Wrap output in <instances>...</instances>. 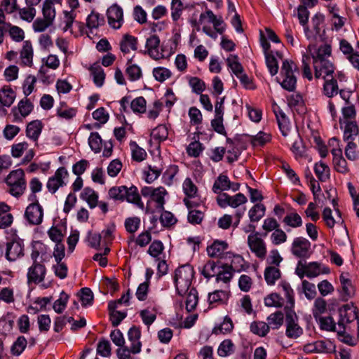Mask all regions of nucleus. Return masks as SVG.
I'll return each mask as SVG.
<instances>
[{
    "label": "nucleus",
    "instance_id": "1",
    "mask_svg": "<svg viewBox=\"0 0 359 359\" xmlns=\"http://www.w3.org/2000/svg\"><path fill=\"white\" fill-rule=\"evenodd\" d=\"M108 198L119 203L127 201L142 210L144 208L138 189L135 185L129 187L125 185L114 186L108 191Z\"/></svg>",
    "mask_w": 359,
    "mask_h": 359
},
{
    "label": "nucleus",
    "instance_id": "2",
    "mask_svg": "<svg viewBox=\"0 0 359 359\" xmlns=\"http://www.w3.org/2000/svg\"><path fill=\"white\" fill-rule=\"evenodd\" d=\"M194 268L190 264L178 267L175 271L174 283L176 291L180 296L187 294L190 288L194 278Z\"/></svg>",
    "mask_w": 359,
    "mask_h": 359
},
{
    "label": "nucleus",
    "instance_id": "3",
    "mask_svg": "<svg viewBox=\"0 0 359 359\" xmlns=\"http://www.w3.org/2000/svg\"><path fill=\"white\" fill-rule=\"evenodd\" d=\"M5 182L8 186L7 191L16 198L23 195L27 189L25 174L21 168L12 170L6 177Z\"/></svg>",
    "mask_w": 359,
    "mask_h": 359
},
{
    "label": "nucleus",
    "instance_id": "4",
    "mask_svg": "<svg viewBox=\"0 0 359 359\" xmlns=\"http://www.w3.org/2000/svg\"><path fill=\"white\" fill-rule=\"evenodd\" d=\"M285 335L290 339H297L303 334V329L298 323L299 318L293 309L285 306Z\"/></svg>",
    "mask_w": 359,
    "mask_h": 359
},
{
    "label": "nucleus",
    "instance_id": "5",
    "mask_svg": "<svg viewBox=\"0 0 359 359\" xmlns=\"http://www.w3.org/2000/svg\"><path fill=\"white\" fill-rule=\"evenodd\" d=\"M297 69L296 65L292 61L284 60L280 69V75L283 76L282 87L288 90H294L297 79L294 75V71Z\"/></svg>",
    "mask_w": 359,
    "mask_h": 359
},
{
    "label": "nucleus",
    "instance_id": "6",
    "mask_svg": "<svg viewBox=\"0 0 359 359\" xmlns=\"http://www.w3.org/2000/svg\"><path fill=\"white\" fill-rule=\"evenodd\" d=\"M339 140L336 137H332L329 141L330 146H337L339 147ZM331 153L333 155V165L335 170L342 174H346L348 172L349 169L347 165V162L345 158L342 156L341 149L338 148H332Z\"/></svg>",
    "mask_w": 359,
    "mask_h": 359
},
{
    "label": "nucleus",
    "instance_id": "7",
    "mask_svg": "<svg viewBox=\"0 0 359 359\" xmlns=\"http://www.w3.org/2000/svg\"><path fill=\"white\" fill-rule=\"evenodd\" d=\"M69 173L65 167L59 168L55 172L54 175L50 177L46 184L48 190L55 194L60 187L66 185L65 179L67 178Z\"/></svg>",
    "mask_w": 359,
    "mask_h": 359
},
{
    "label": "nucleus",
    "instance_id": "8",
    "mask_svg": "<svg viewBox=\"0 0 359 359\" xmlns=\"http://www.w3.org/2000/svg\"><path fill=\"white\" fill-rule=\"evenodd\" d=\"M258 232L250 234L248 237V245L250 250L260 259H264L266 255V247L264 241Z\"/></svg>",
    "mask_w": 359,
    "mask_h": 359
},
{
    "label": "nucleus",
    "instance_id": "9",
    "mask_svg": "<svg viewBox=\"0 0 359 359\" xmlns=\"http://www.w3.org/2000/svg\"><path fill=\"white\" fill-rule=\"evenodd\" d=\"M217 202L221 208L231 206L235 208L240 205L245 203L247 202V198L241 193H238L233 196L226 193H222L217 197Z\"/></svg>",
    "mask_w": 359,
    "mask_h": 359
},
{
    "label": "nucleus",
    "instance_id": "10",
    "mask_svg": "<svg viewBox=\"0 0 359 359\" xmlns=\"http://www.w3.org/2000/svg\"><path fill=\"white\" fill-rule=\"evenodd\" d=\"M24 255V243L21 239H13L6 243V258L9 262L15 261Z\"/></svg>",
    "mask_w": 359,
    "mask_h": 359
},
{
    "label": "nucleus",
    "instance_id": "11",
    "mask_svg": "<svg viewBox=\"0 0 359 359\" xmlns=\"http://www.w3.org/2000/svg\"><path fill=\"white\" fill-rule=\"evenodd\" d=\"M46 274V268L45 265L41 263L32 264L28 269L27 274V283L29 285H37L44 280Z\"/></svg>",
    "mask_w": 359,
    "mask_h": 359
},
{
    "label": "nucleus",
    "instance_id": "12",
    "mask_svg": "<svg viewBox=\"0 0 359 359\" xmlns=\"http://www.w3.org/2000/svg\"><path fill=\"white\" fill-rule=\"evenodd\" d=\"M313 66L316 79L332 76L335 69L333 63L329 60L313 61Z\"/></svg>",
    "mask_w": 359,
    "mask_h": 359
},
{
    "label": "nucleus",
    "instance_id": "13",
    "mask_svg": "<svg viewBox=\"0 0 359 359\" xmlns=\"http://www.w3.org/2000/svg\"><path fill=\"white\" fill-rule=\"evenodd\" d=\"M25 217L30 224L39 225L41 224L43 217L42 206L29 204L25 210Z\"/></svg>",
    "mask_w": 359,
    "mask_h": 359
},
{
    "label": "nucleus",
    "instance_id": "14",
    "mask_svg": "<svg viewBox=\"0 0 359 359\" xmlns=\"http://www.w3.org/2000/svg\"><path fill=\"white\" fill-rule=\"evenodd\" d=\"M311 247V243L305 238L297 237L292 244V254L299 258L306 257Z\"/></svg>",
    "mask_w": 359,
    "mask_h": 359
},
{
    "label": "nucleus",
    "instance_id": "15",
    "mask_svg": "<svg viewBox=\"0 0 359 359\" xmlns=\"http://www.w3.org/2000/svg\"><path fill=\"white\" fill-rule=\"evenodd\" d=\"M160 39L156 34H152L147 39L146 50L144 54L147 53L154 60H158L161 57L162 54L159 52Z\"/></svg>",
    "mask_w": 359,
    "mask_h": 359
},
{
    "label": "nucleus",
    "instance_id": "16",
    "mask_svg": "<svg viewBox=\"0 0 359 359\" xmlns=\"http://www.w3.org/2000/svg\"><path fill=\"white\" fill-rule=\"evenodd\" d=\"M107 14L109 25L114 29L120 28L123 20L122 8L116 4L113 5L108 8Z\"/></svg>",
    "mask_w": 359,
    "mask_h": 359
},
{
    "label": "nucleus",
    "instance_id": "17",
    "mask_svg": "<svg viewBox=\"0 0 359 359\" xmlns=\"http://www.w3.org/2000/svg\"><path fill=\"white\" fill-rule=\"evenodd\" d=\"M340 318L338 320V327H346L347 324L351 323L358 318L357 312L355 308L344 306L339 309Z\"/></svg>",
    "mask_w": 359,
    "mask_h": 359
},
{
    "label": "nucleus",
    "instance_id": "18",
    "mask_svg": "<svg viewBox=\"0 0 359 359\" xmlns=\"http://www.w3.org/2000/svg\"><path fill=\"white\" fill-rule=\"evenodd\" d=\"M183 202L187 208L189 210L188 214V221L191 224H199L203 219L204 214L200 210H193L192 208L197 206V203L191 201L187 198L183 199Z\"/></svg>",
    "mask_w": 359,
    "mask_h": 359
},
{
    "label": "nucleus",
    "instance_id": "19",
    "mask_svg": "<svg viewBox=\"0 0 359 359\" xmlns=\"http://www.w3.org/2000/svg\"><path fill=\"white\" fill-rule=\"evenodd\" d=\"M128 339L131 342V351L133 353L136 354L141 351L142 344L140 341L141 337V331L140 327L133 326L130 328L128 333Z\"/></svg>",
    "mask_w": 359,
    "mask_h": 359
},
{
    "label": "nucleus",
    "instance_id": "20",
    "mask_svg": "<svg viewBox=\"0 0 359 359\" xmlns=\"http://www.w3.org/2000/svg\"><path fill=\"white\" fill-rule=\"evenodd\" d=\"M344 138L347 142L356 141L359 142V127L356 122L348 121L346 123Z\"/></svg>",
    "mask_w": 359,
    "mask_h": 359
},
{
    "label": "nucleus",
    "instance_id": "21",
    "mask_svg": "<svg viewBox=\"0 0 359 359\" xmlns=\"http://www.w3.org/2000/svg\"><path fill=\"white\" fill-rule=\"evenodd\" d=\"M222 270L217 272L216 275V281H222L225 283H229L233 277V271H241L242 268H238L236 266L224 264L222 266Z\"/></svg>",
    "mask_w": 359,
    "mask_h": 359
},
{
    "label": "nucleus",
    "instance_id": "22",
    "mask_svg": "<svg viewBox=\"0 0 359 359\" xmlns=\"http://www.w3.org/2000/svg\"><path fill=\"white\" fill-rule=\"evenodd\" d=\"M137 38L128 34L123 36L120 41V49L124 54L128 53L130 50H137Z\"/></svg>",
    "mask_w": 359,
    "mask_h": 359
},
{
    "label": "nucleus",
    "instance_id": "23",
    "mask_svg": "<svg viewBox=\"0 0 359 359\" xmlns=\"http://www.w3.org/2000/svg\"><path fill=\"white\" fill-rule=\"evenodd\" d=\"M229 299V292L224 290H215L208 294V303L211 307L223 304Z\"/></svg>",
    "mask_w": 359,
    "mask_h": 359
},
{
    "label": "nucleus",
    "instance_id": "24",
    "mask_svg": "<svg viewBox=\"0 0 359 359\" xmlns=\"http://www.w3.org/2000/svg\"><path fill=\"white\" fill-rule=\"evenodd\" d=\"M306 269V276L308 278H314L319 276L320 273L327 274L330 273V269L327 266H322V265L316 262H310L305 264Z\"/></svg>",
    "mask_w": 359,
    "mask_h": 359
},
{
    "label": "nucleus",
    "instance_id": "25",
    "mask_svg": "<svg viewBox=\"0 0 359 359\" xmlns=\"http://www.w3.org/2000/svg\"><path fill=\"white\" fill-rule=\"evenodd\" d=\"M15 91L8 86H4L0 90V103L2 106L9 107L15 99Z\"/></svg>",
    "mask_w": 359,
    "mask_h": 359
},
{
    "label": "nucleus",
    "instance_id": "26",
    "mask_svg": "<svg viewBox=\"0 0 359 359\" xmlns=\"http://www.w3.org/2000/svg\"><path fill=\"white\" fill-rule=\"evenodd\" d=\"M323 93L328 97H332L339 93L337 80L334 76L324 79Z\"/></svg>",
    "mask_w": 359,
    "mask_h": 359
},
{
    "label": "nucleus",
    "instance_id": "27",
    "mask_svg": "<svg viewBox=\"0 0 359 359\" xmlns=\"http://www.w3.org/2000/svg\"><path fill=\"white\" fill-rule=\"evenodd\" d=\"M33 48L29 41H25L23 43L22 48L20 51V59L22 65L31 67L32 65Z\"/></svg>",
    "mask_w": 359,
    "mask_h": 359
},
{
    "label": "nucleus",
    "instance_id": "28",
    "mask_svg": "<svg viewBox=\"0 0 359 359\" xmlns=\"http://www.w3.org/2000/svg\"><path fill=\"white\" fill-rule=\"evenodd\" d=\"M227 248L228 244L226 242L215 241L210 246L207 248V252L211 257H219L224 254Z\"/></svg>",
    "mask_w": 359,
    "mask_h": 359
},
{
    "label": "nucleus",
    "instance_id": "29",
    "mask_svg": "<svg viewBox=\"0 0 359 359\" xmlns=\"http://www.w3.org/2000/svg\"><path fill=\"white\" fill-rule=\"evenodd\" d=\"M266 213V206L263 203L255 204L249 210L248 216L250 222H258L264 217Z\"/></svg>",
    "mask_w": 359,
    "mask_h": 359
},
{
    "label": "nucleus",
    "instance_id": "30",
    "mask_svg": "<svg viewBox=\"0 0 359 359\" xmlns=\"http://www.w3.org/2000/svg\"><path fill=\"white\" fill-rule=\"evenodd\" d=\"M43 128V124L41 121L35 120L28 123L26 129L27 136L36 141L41 133Z\"/></svg>",
    "mask_w": 359,
    "mask_h": 359
},
{
    "label": "nucleus",
    "instance_id": "31",
    "mask_svg": "<svg viewBox=\"0 0 359 359\" xmlns=\"http://www.w3.org/2000/svg\"><path fill=\"white\" fill-rule=\"evenodd\" d=\"M80 196L88 203L90 208H95L98 204V194L90 187L84 188Z\"/></svg>",
    "mask_w": 359,
    "mask_h": 359
},
{
    "label": "nucleus",
    "instance_id": "32",
    "mask_svg": "<svg viewBox=\"0 0 359 359\" xmlns=\"http://www.w3.org/2000/svg\"><path fill=\"white\" fill-rule=\"evenodd\" d=\"M230 189V180L227 175L220 174L215 180L212 186V191L215 194H221V191Z\"/></svg>",
    "mask_w": 359,
    "mask_h": 359
},
{
    "label": "nucleus",
    "instance_id": "33",
    "mask_svg": "<svg viewBox=\"0 0 359 359\" xmlns=\"http://www.w3.org/2000/svg\"><path fill=\"white\" fill-rule=\"evenodd\" d=\"M314 172L319 181L322 182L327 181L330 177V168L322 161L315 164Z\"/></svg>",
    "mask_w": 359,
    "mask_h": 359
},
{
    "label": "nucleus",
    "instance_id": "34",
    "mask_svg": "<svg viewBox=\"0 0 359 359\" xmlns=\"http://www.w3.org/2000/svg\"><path fill=\"white\" fill-rule=\"evenodd\" d=\"M264 279L268 285H273L280 278L281 273L276 266H267L264 271Z\"/></svg>",
    "mask_w": 359,
    "mask_h": 359
},
{
    "label": "nucleus",
    "instance_id": "35",
    "mask_svg": "<svg viewBox=\"0 0 359 359\" xmlns=\"http://www.w3.org/2000/svg\"><path fill=\"white\" fill-rule=\"evenodd\" d=\"M104 18L98 13L92 11L86 19V26L92 29L99 27L104 24Z\"/></svg>",
    "mask_w": 359,
    "mask_h": 359
},
{
    "label": "nucleus",
    "instance_id": "36",
    "mask_svg": "<svg viewBox=\"0 0 359 359\" xmlns=\"http://www.w3.org/2000/svg\"><path fill=\"white\" fill-rule=\"evenodd\" d=\"M126 74L131 81H137L142 76L140 67L137 65L131 64V60H129L127 62Z\"/></svg>",
    "mask_w": 359,
    "mask_h": 359
},
{
    "label": "nucleus",
    "instance_id": "37",
    "mask_svg": "<svg viewBox=\"0 0 359 359\" xmlns=\"http://www.w3.org/2000/svg\"><path fill=\"white\" fill-rule=\"evenodd\" d=\"M332 53L331 46L327 43L321 45L318 47L315 53H312L313 61L328 60Z\"/></svg>",
    "mask_w": 359,
    "mask_h": 359
},
{
    "label": "nucleus",
    "instance_id": "38",
    "mask_svg": "<svg viewBox=\"0 0 359 359\" xmlns=\"http://www.w3.org/2000/svg\"><path fill=\"white\" fill-rule=\"evenodd\" d=\"M77 114V109L68 107L65 102L60 104L57 109V115L64 119L70 120Z\"/></svg>",
    "mask_w": 359,
    "mask_h": 359
},
{
    "label": "nucleus",
    "instance_id": "39",
    "mask_svg": "<svg viewBox=\"0 0 359 359\" xmlns=\"http://www.w3.org/2000/svg\"><path fill=\"white\" fill-rule=\"evenodd\" d=\"M233 329V324L231 319L229 316H225L223 322L219 325L216 326L212 330V334L216 335L221 334H226L231 332Z\"/></svg>",
    "mask_w": 359,
    "mask_h": 359
},
{
    "label": "nucleus",
    "instance_id": "40",
    "mask_svg": "<svg viewBox=\"0 0 359 359\" xmlns=\"http://www.w3.org/2000/svg\"><path fill=\"white\" fill-rule=\"evenodd\" d=\"M235 346L231 339L222 341L217 348V354L220 357H227L234 352Z\"/></svg>",
    "mask_w": 359,
    "mask_h": 359
},
{
    "label": "nucleus",
    "instance_id": "41",
    "mask_svg": "<svg viewBox=\"0 0 359 359\" xmlns=\"http://www.w3.org/2000/svg\"><path fill=\"white\" fill-rule=\"evenodd\" d=\"M166 194V191L163 187H158L155 189L151 199L156 203V208L158 211H162L164 209L165 199L164 196Z\"/></svg>",
    "mask_w": 359,
    "mask_h": 359
},
{
    "label": "nucleus",
    "instance_id": "42",
    "mask_svg": "<svg viewBox=\"0 0 359 359\" xmlns=\"http://www.w3.org/2000/svg\"><path fill=\"white\" fill-rule=\"evenodd\" d=\"M339 280L342 287L343 296L346 297L353 296L355 293V287L352 285L351 280L344 273L341 274Z\"/></svg>",
    "mask_w": 359,
    "mask_h": 359
},
{
    "label": "nucleus",
    "instance_id": "43",
    "mask_svg": "<svg viewBox=\"0 0 359 359\" xmlns=\"http://www.w3.org/2000/svg\"><path fill=\"white\" fill-rule=\"evenodd\" d=\"M187 293V297L185 302L186 309L187 310V311L191 312L195 309L198 304V292L196 289L192 287L189 289Z\"/></svg>",
    "mask_w": 359,
    "mask_h": 359
},
{
    "label": "nucleus",
    "instance_id": "44",
    "mask_svg": "<svg viewBox=\"0 0 359 359\" xmlns=\"http://www.w3.org/2000/svg\"><path fill=\"white\" fill-rule=\"evenodd\" d=\"M270 330L268 323L262 321L253 322L250 325V331L260 337H265Z\"/></svg>",
    "mask_w": 359,
    "mask_h": 359
},
{
    "label": "nucleus",
    "instance_id": "45",
    "mask_svg": "<svg viewBox=\"0 0 359 359\" xmlns=\"http://www.w3.org/2000/svg\"><path fill=\"white\" fill-rule=\"evenodd\" d=\"M90 70L93 76L94 83L97 86L101 87L103 85L105 79L104 70L100 65H93L90 67Z\"/></svg>",
    "mask_w": 359,
    "mask_h": 359
},
{
    "label": "nucleus",
    "instance_id": "46",
    "mask_svg": "<svg viewBox=\"0 0 359 359\" xmlns=\"http://www.w3.org/2000/svg\"><path fill=\"white\" fill-rule=\"evenodd\" d=\"M268 325L271 326L272 329H278L282 326L284 322V315L282 311H276L271 313L268 318Z\"/></svg>",
    "mask_w": 359,
    "mask_h": 359
},
{
    "label": "nucleus",
    "instance_id": "47",
    "mask_svg": "<svg viewBox=\"0 0 359 359\" xmlns=\"http://www.w3.org/2000/svg\"><path fill=\"white\" fill-rule=\"evenodd\" d=\"M130 147L132 151V158L133 161L141 162L146 158L147 155V152L144 149L140 147L136 142H130Z\"/></svg>",
    "mask_w": 359,
    "mask_h": 359
},
{
    "label": "nucleus",
    "instance_id": "48",
    "mask_svg": "<svg viewBox=\"0 0 359 359\" xmlns=\"http://www.w3.org/2000/svg\"><path fill=\"white\" fill-rule=\"evenodd\" d=\"M317 320L319 323L320 328L321 330L330 332H337V327L336 326V323L332 317H319Z\"/></svg>",
    "mask_w": 359,
    "mask_h": 359
},
{
    "label": "nucleus",
    "instance_id": "49",
    "mask_svg": "<svg viewBox=\"0 0 359 359\" xmlns=\"http://www.w3.org/2000/svg\"><path fill=\"white\" fill-rule=\"evenodd\" d=\"M42 13L44 18L53 22L55 17V10L53 0H46L43 2Z\"/></svg>",
    "mask_w": 359,
    "mask_h": 359
},
{
    "label": "nucleus",
    "instance_id": "50",
    "mask_svg": "<svg viewBox=\"0 0 359 359\" xmlns=\"http://www.w3.org/2000/svg\"><path fill=\"white\" fill-rule=\"evenodd\" d=\"M271 140V136L270 134L260 131L256 135L252 137L251 144L253 147H263L269 142Z\"/></svg>",
    "mask_w": 359,
    "mask_h": 359
},
{
    "label": "nucleus",
    "instance_id": "51",
    "mask_svg": "<svg viewBox=\"0 0 359 359\" xmlns=\"http://www.w3.org/2000/svg\"><path fill=\"white\" fill-rule=\"evenodd\" d=\"M283 222L292 228H297L302 225V217L297 212H291L287 214L284 217Z\"/></svg>",
    "mask_w": 359,
    "mask_h": 359
},
{
    "label": "nucleus",
    "instance_id": "52",
    "mask_svg": "<svg viewBox=\"0 0 359 359\" xmlns=\"http://www.w3.org/2000/svg\"><path fill=\"white\" fill-rule=\"evenodd\" d=\"M27 344V341L24 336L18 337L15 341L13 343V346H11V353L13 355H20L26 348Z\"/></svg>",
    "mask_w": 359,
    "mask_h": 359
},
{
    "label": "nucleus",
    "instance_id": "53",
    "mask_svg": "<svg viewBox=\"0 0 359 359\" xmlns=\"http://www.w3.org/2000/svg\"><path fill=\"white\" fill-rule=\"evenodd\" d=\"M280 286L285 292V294L287 298L286 306H288V309H293L294 306V291L292 289L290 283L286 281H282L280 284Z\"/></svg>",
    "mask_w": 359,
    "mask_h": 359
},
{
    "label": "nucleus",
    "instance_id": "54",
    "mask_svg": "<svg viewBox=\"0 0 359 359\" xmlns=\"http://www.w3.org/2000/svg\"><path fill=\"white\" fill-rule=\"evenodd\" d=\"M152 137L158 142H163L168 138V130L165 125H158L151 132Z\"/></svg>",
    "mask_w": 359,
    "mask_h": 359
},
{
    "label": "nucleus",
    "instance_id": "55",
    "mask_svg": "<svg viewBox=\"0 0 359 359\" xmlns=\"http://www.w3.org/2000/svg\"><path fill=\"white\" fill-rule=\"evenodd\" d=\"M183 191L187 196L186 198L189 199L196 196L198 189L191 178L188 177L183 182Z\"/></svg>",
    "mask_w": 359,
    "mask_h": 359
},
{
    "label": "nucleus",
    "instance_id": "56",
    "mask_svg": "<svg viewBox=\"0 0 359 359\" xmlns=\"http://www.w3.org/2000/svg\"><path fill=\"white\" fill-rule=\"evenodd\" d=\"M140 218L138 217H130L126 219L124 226L128 233H135L140 225Z\"/></svg>",
    "mask_w": 359,
    "mask_h": 359
},
{
    "label": "nucleus",
    "instance_id": "57",
    "mask_svg": "<svg viewBox=\"0 0 359 359\" xmlns=\"http://www.w3.org/2000/svg\"><path fill=\"white\" fill-rule=\"evenodd\" d=\"M146 100L142 97H137L130 102V109L134 113H144L146 111Z\"/></svg>",
    "mask_w": 359,
    "mask_h": 359
},
{
    "label": "nucleus",
    "instance_id": "58",
    "mask_svg": "<svg viewBox=\"0 0 359 359\" xmlns=\"http://www.w3.org/2000/svg\"><path fill=\"white\" fill-rule=\"evenodd\" d=\"M228 66L231 68L233 73L238 76L243 72V67L242 65L238 62L237 55H231L227 59Z\"/></svg>",
    "mask_w": 359,
    "mask_h": 359
},
{
    "label": "nucleus",
    "instance_id": "59",
    "mask_svg": "<svg viewBox=\"0 0 359 359\" xmlns=\"http://www.w3.org/2000/svg\"><path fill=\"white\" fill-rule=\"evenodd\" d=\"M102 142V138L98 133L95 132L90 133V135L88 138V144L90 149L95 153H99L101 151Z\"/></svg>",
    "mask_w": 359,
    "mask_h": 359
},
{
    "label": "nucleus",
    "instance_id": "60",
    "mask_svg": "<svg viewBox=\"0 0 359 359\" xmlns=\"http://www.w3.org/2000/svg\"><path fill=\"white\" fill-rule=\"evenodd\" d=\"M69 299V295L62 291L58 299H57L53 304V309L57 313H62L65 309L67 302Z\"/></svg>",
    "mask_w": 359,
    "mask_h": 359
},
{
    "label": "nucleus",
    "instance_id": "61",
    "mask_svg": "<svg viewBox=\"0 0 359 359\" xmlns=\"http://www.w3.org/2000/svg\"><path fill=\"white\" fill-rule=\"evenodd\" d=\"M184 10L183 4L181 0H172L171 2V17L173 21H177L182 15Z\"/></svg>",
    "mask_w": 359,
    "mask_h": 359
},
{
    "label": "nucleus",
    "instance_id": "62",
    "mask_svg": "<svg viewBox=\"0 0 359 359\" xmlns=\"http://www.w3.org/2000/svg\"><path fill=\"white\" fill-rule=\"evenodd\" d=\"M264 304L266 306L280 308L283 305V298L277 293H272L264 299Z\"/></svg>",
    "mask_w": 359,
    "mask_h": 359
},
{
    "label": "nucleus",
    "instance_id": "63",
    "mask_svg": "<svg viewBox=\"0 0 359 359\" xmlns=\"http://www.w3.org/2000/svg\"><path fill=\"white\" fill-rule=\"evenodd\" d=\"M111 344L109 341L105 339H102L97 346V353L103 356L109 357L111 355Z\"/></svg>",
    "mask_w": 359,
    "mask_h": 359
},
{
    "label": "nucleus",
    "instance_id": "64",
    "mask_svg": "<svg viewBox=\"0 0 359 359\" xmlns=\"http://www.w3.org/2000/svg\"><path fill=\"white\" fill-rule=\"evenodd\" d=\"M33 107L32 103L26 97L20 100L18 105V111L23 117L28 116L33 110Z\"/></svg>",
    "mask_w": 359,
    "mask_h": 359
}]
</instances>
